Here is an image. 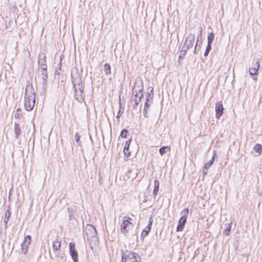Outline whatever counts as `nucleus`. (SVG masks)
<instances>
[{
	"label": "nucleus",
	"instance_id": "603ef678",
	"mask_svg": "<svg viewBox=\"0 0 262 262\" xmlns=\"http://www.w3.org/2000/svg\"><path fill=\"white\" fill-rule=\"evenodd\" d=\"M72 215V213H70L69 216L71 217Z\"/></svg>",
	"mask_w": 262,
	"mask_h": 262
},
{
	"label": "nucleus",
	"instance_id": "412c9836",
	"mask_svg": "<svg viewBox=\"0 0 262 262\" xmlns=\"http://www.w3.org/2000/svg\"><path fill=\"white\" fill-rule=\"evenodd\" d=\"M150 106V103H148V100H146L143 110V116L145 118H147L148 117L147 115V109Z\"/></svg>",
	"mask_w": 262,
	"mask_h": 262
},
{
	"label": "nucleus",
	"instance_id": "a19ab883",
	"mask_svg": "<svg viewBox=\"0 0 262 262\" xmlns=\"http://www.w3.org/2000/svg\"><path fill=\"white\" fill-rule=\"evenodd\" d=\"M134 104L133 105V109H136L137 107L138 106V105H139V103H140V100H134Z\"/></svg>",
	"mask_w": 262,
	"mask_h": 262
},
{
	"label": "nucleus",
	"instance_id": "ddd939ff",
	"mask_svg": "<svg viewBox=\"0 0 262 262\" xmlns=\"http://www.w3.org/2000/svg\"><path fill=\"white\" fill-rule=\"evenodd\" d=\"M132 141V138L127 140L125 142V144L123 148V152L124 154V156L126 157V158H128L130 155V152L129 150V148Z\"/></svg>",
	"mask_w": 262,
	"mask_h": 262
},
{
	"label": "nucleus",
	"instance_id": "8fccbe9b",
	"mask_svg": "<svg viewBox=\"0 0 262 262\" xmlns=\"http://www.w3.org/2000/svg\"><path fill=\"white\" fill-rule=\"evenodd\" d=\"M55 74H56V75H60V72H59L58 70H57L55 71Z\"/></svg>",
	"mask_w": 262,
	"mask_h": 262
},
{
	"label": "nucleus",
	"instance_id": "79ce46f5",
	"mask_svg": "<svg viewBox=\"0 0 262 262\" xmlns=\"http://www.w3.org/2000/svg\"><path fill=\"white\" fill-rule=\"evenodd\" d=\"M42 90L45 92L47 90V81H42Z\"/></svg>",
	"mask_w": 262,
	"mask_h": 262
},
{
	"label": "nucleus",
	"instance_id": "3c124183",
	"mask_svg": "<svg viewBox=\"0 0 262 262\" xmlns=\"http://www.w3.org/2000/svg\"><path fill=\"white\" fill-rule=\"evenodd\" d=\"M59 66H60V67L59 68V71H60V70H61V63L60 62Z\"/></svg>",
	"mask_w": 262,
	"mask_h": 262
},
{
	"label": "nucleus",
	"instance_id": "f3484780",
	"mask_svg": "<svg viewBox=\"0 0 262 262\" xmlns=\"http://www.w3.org/2000/svg\"><path fill=\"white\" fill-rule=\"evenodd\" d=\"M14 132L15 138L18 139L20 134V127L19 124L18 123H15L14 124Z\"/></svg>",
	"mask_w": 262,
	"mask_h": 262
},
{
	"label": "nucleus",
	"instance_id": "1a4fd4ad",
	"mask_svg": "<svg viewBox=\"0 0 262 262\" xmlns=\"http://www.w3.org/2000/svg\"><path fill=\"white\" fill-rule=\"evenodd\" d=\"M38 65L39 69L43 68H47V65L46 64V56L43 53H40L38 57Z\"/></svg>",
	"mask_w": 262,
	"mask_h": 262
},
{
	"label": "nucleus",
	"instance_id": "6ab92c4d",
	"mask_svg": "<svg viewBox=\"0 0 262 262\" xmlns=\"http://www.w3.org/2000/svg\"><path fill=\"white\" fill-rule=\"evenodd\" d=\"M216 157H217V155H216L215 151H214L213 156H212V158L211 159V160H210L209 161H208L204 165V167H205V169H206V168H208L209 169V168L213 164L214 159Z\"/></svg>",
	"mask_w": 262,
	"mask_h": 262
},
{
	"label": "nucleus",
	"instance_id": "f8f14e48",
	"mask_svg": "<svg viewBox=\"0 0 262 262\" xmlns=\"http://www.w3.org/2000/svg\"><path fill=\"white\" fill-rule=\"evenodd\" d=\"M216 118L219 119L223 114L224 107L221 102H217L215 104Z\"/></svg>",
	"mask_w": 262,
	"mask_h": 262
},
{
	"label": "nucleus",
	"instance_id": "4468645a",
	"mask_svg": "<svg viewBox=\"0 0 262 262\" xmlns=\"http://www.w3.org/2000/svg\"><path fill=\"white\" fill-rule=\"evenodd\" d=\"M127 257L130 259L133 260L132 262H140L141 260V257L138 253L135 252H130L127 255Z\"/></svg>",
	"mask_w": 262,
	"mask_h": 262
},
{
	"label": "nucleus",
	"instance_id": "c9c22d12",
	"mask_svg": "<svg viewBox=\"0 0 262 262\" xmlns=\"http://www.w3.org/2000/svg\"><path fill=\"white\" fill-rule=\"evenodd\" d=\"M255 63H253V66L251 68H255L257 70H258L259 68V59H254Z\"/></svg>",
	"mask_w": 262,
	"mask_h": 262
},
{
	"label": "nucleus",
	"instance_id": "ea45409f",
	"mask_svg": "<svg viewBox=\"0 0 262 262\" xmlns=\"http://www.w3.org/2000/svg\"><path fill=\"white\" fill-rule=\"evenodd\" d=\"M21 111V109L18 108L16 110V112L14 115V117L15 118H19L20 117H22V115L20 114V112Z\"/></svg>",
	"mask_w": 262,
	"mask_h": 262
},
{
	"label": "nucleus",
	"instance_id": "2eb2a0df",
	"mask_svg": "<svg viewBox=\"0 0 262 262\" xmlns=\"http://www.w3.org/2000/svg\"><path fill=\"white\" fill-rule=\"evenodd\" d=\"M202 27L201 26H200L198 28V35L196 37V41L195 43V46H198V47H200L202 44Z\"/></svg>",
	"mask_w": 262,
	"mask_h": 262
},
{
	"label": "nucleus",
	"instance_id": "72a5a7b5",
	"mask_svg": "<svg viewBox=\"0 0 262 262\" xmlns=\"http://www.w3.org/2000/svg\"><path fill=\"white\" fill-rule=\"evenodd\" d=\"M211 49H212V45L207 44V47L206 48L204 54V55L205 57H207Z\"/></svg>",
	"mask_w": 262,
	"mask_h": 262
},
{
	"label": "nucleus",
	"instance_id": "9d476101",
	"mask_svg": "<svg viewBox=\"0 0 262 262\" xmlns=\"http://www.w3.org/2000/svg\"><path fill=\"white\" fill-rule=\"evenodd\" d=\"M152 217H150L149 219V221H148V224L147 225V226L143 230L142 233H141V237L142 238V241L144 240V238L147 236L151 230V226H152Z\"/></svg>",
	"mask_w": 262,
	"mask_h": 262
},
{
	"label": "nucleus",
	"instance_id": "0eeeda50",
	"mask_svg": "<svg viewBox=\"0 0 262 262\" xmlns=\"http://www.w3.org/2000/svg\"><path fill=\"white\" fill-rule=\"evenodd\" d=\"M75 99L80 103H82L84 101V97L83 94L84 93V87H81V88H75L74 89Z\"/></svg>",
	"mask_w": 262,
	"mask_h": 262
},
{
	"label": "nucleus",
	"instance_id": "393cba45",
	"mask_svg": "<svg viewBox=\"0 0 262 262\" xmlns=\"http://www.w3.org/2000/svg\"><path fill=\"white\" fill-rule=\"evenodd\" d=\"M215 35L213 32L209 33L207 36V44L212 45L214 39Z\"/></svg>",
	"mask_w": 262,
	"mask_h": 262
},
{
	"label": "nucleus",
	"instance_id": "a878e982",
	"mask_svg": "<svg viewBox=\"0 0 262 262\" xmlns=\"http://www.w3.org/2000/svg\"><path fill=\"white\" fill-rule=\"evenodd\" d=\"M52 247H53V249L54 251H59L61 247L60 242H58V241L53 242Z\"/></svg>",
	"mask_w": 262,
	"mask_h": 262
},
{
	"label": "nucleus",
	"instance_id": "c03bdc74",
	"mask_svg": "<svg viewBox=\"0 0 262 262\" xmlns=\"http://www.w3.org/2000/svg\"><path fill=\"white\" fill-rule=\"evenodd\" d=\"M198 47V46H195L194 47V51H193V53L194 54H197L200 50V47L197 48Z\"/></svg>",
	"mask_w": 262,
	"mask_h": 262
},
{
	"label": "nucleus",
	"instance_id": "f03ea898",
	"mask_svg": "<svg viewBox=\"0 0 262 262\" xmlns=\"http://www.w3.org/2000/svg\"><path fill=\"white\" fill-rule=\"evenodd\" d=\"M87 239L90 242L91 248L92 249V243H94V245H98L99 244L98 237L97 236V233L96 228L91 224H88L85 230Z\"/></svg>",
	"mask_w": 262,
	"mask_h": 262
},
{
	"label": "nucleus",
	"instance_id": "9b49d317",
	"mask_svg": "<svg viewBox=\"0 0 262 262\" xmlns=\"http://www.w3.org/2000/svg\"><path fill=\"white\" fill-rule=\"evenodd\" d=\"M35 101H33V99H29L26 96H25V108L27 111H31L33 110Z\"/></svg>",
	"mask_w": 262,
	"mask_h": 262
},
{
	"label": "nucleus",
	"instance_id": "aec40b11",
	"mask_svg": "<svg viewBox=\"0 0 262 262\" xmlns=\"http://www.w3.org/2000/svg\"><path fill=\"white\" fill-rule=\"evenodd\" d=\"M41 78L42 81H47L48 79V74L47 72V68H43L41 69Z\"/></svg>",
	"mask_w": 262,
	"mask_h": 262
},
{
	"label": "nucleus",
	"instance_id": "4c0bfd02",
	"mask_svg": "<svg viewBox=\"0 0 262 262\" xmlns=\"http://www.w3.org/2000/svg\"><path fill=\"white\" fill-rule=\"evenodd\" d=\"M75 138L78 145H81V142L80 141V135L78 133H76L75 135Z\"/></svg>",
	"mask_w": 262,
	"mask_h": 262
},
{
	"label": "nucleus",
	"instance_id": "c756f323",
	"mask_svg": "<svg viewBox=\"0 0 262 262\" xmlns=\"http://www.w3.org/2000/svg\"><path fill=\"white\" fill-rule=\"evenodd\" d=\"M232 226V223H229L226 229L224 230L223 234L226 236H228L230 234L231 229Z\"/></svg>",
	"mask_w": 262,
	"mask_h": 262
},
{
	"label": "nucleus",
	"instance_id": "2f4dec72",
	"mask_svg": "<svg viewBox=\"0 0 262 262\" xmlns=\"http://www.w3.org/2000/svg\"><path fill=\"white\" fill-rule=\"evenodd\" d=\"M129 134L128 131L126 129H123L120 133V137L122 138H127Z\"/></svg>",
	"mask_w": 262,
	"mask_h": 262
},
{
	"label": "nucleus",
	"instance_id": "f257e3e1",
	"mask_svg": "<svg viewBox=\"0 0 262 262\" xmlns=\"http://www.w3.org/2000/svg\"><path fill=\"white\" fill-rule=\"evenodd\" d=\"M143 81L141 79H136L135 82V85L133 88V94L132 97V100L134 101V100L141 101L143 97Z\"/></svg>",
	"mask_w": 262,
	"mask_h": 262
},
{
	"label": "nucleus",
	"instance_id": "c85d7f7f",
	"mask_svg": "<svg viewBox=\"0 0 262 262\" xmlns=\"http://www.w3.org/2000/svg\"><path fill=\"white\" fill-rule=\"evenodd\" d=\"M104 72L106 75H110L111 74V68L109 63H105L104 65Z\"/></svg>",
	"mask_w": 262,
	"mask_h": 262
},
{
	"label": "nucleus",
	"instance_id": "5701e85b",
	"mask_svg": "<svg viewBox=\"0 0 262 262\" xmlns=\"http://www.w3.org/2000/svg\"><path fill=\"white\" fill-rule=\"evenodd\" d=\"M154 184H155V186H154V188L153 190V194L155 196H156L159 191V181L157 180V179L155 180H154Z\"/></svg>",
	"mask_w": 262,
	"mask_h": 262
},
{
	"label": "nucleus",
	"instance_id": "39448f33",
	"mask_svg": "<svg viewBox=\"0 0 262 262\" xmlns=\"http://www.w3.org/2000/svg\"><path fill=\"white\" fill-rule=\"evenodd\" d=\"M25 96H26L28 99H33V101H35V94L34 90L32 83L29 82L27 84Z\"/></svg>",
	"mask_w": 262,
	"mask_h": 262
},
{
	"label": "nucleus",
	"instance_id": "4be33fe9",
	"mask_svg": "<svg viewBox=\"0 0 262 262\" xmlns=\"http://www.w3.org/2000/svg\"><path fill=\"white\" fill-rule=\"evenodd\" d=\"M10 216V212L8 209H7L5 212V216L4 219V222L5 223V227L7 228L8 222L9 220V218Z\"/></svg>",
	"mask_w": 262,
	"mask_h": 262
},
{
	"label": "nucleus",
	"instance_id": "58836bf2",
	"mask_svg": "<svg viewBox=\"0 0 262 262\" xmlns=\"http://www.w3.org/2000/svg\"><path fill=\"white\" fill-rule=\"evenodd\" d=\"M130 218L129 217L125 216L123 223H127L129 225L133 226V224L129 221Z\"/></svg>",
	"mask_w": 262,
	"mask_h": 262
},
{
	"label": "nucleus",
	"instance_id": "de8ad7c7",
	"mask_svg": "<svg viewBox=\"0 0 262 262\" xmlns=\"http://www.w3.org/2000/svg\"><path fill=\"white\" fill-rule=\"evenodd\" d=\"M119 109L120 110H121L122 109V104L121 102V96L119 95Z\"/></svg>",
	"mask_w": 262,
	"mask_h": 262
},
{
	"label": "nucleus",
	"instance_id": "b1692460",
	"mask_svg": "<svg viewBox=\"0 0 262 262\" xmlns=\"http://www.w3.org/2000/svg\"><path fill=\"white\" fill-rule=\"evenodd\" d=\"M130 225L127 224V223H122L121 225V231L123 233L125 236L126 235V233L128 232V230L127 228H129Z\"/></svg>",
	"mask_w": 262,
	"mask_h": 262
},
{
	"label": "nucleus",
	"instance_id": "a18cd8bd",
	"mask_svg": "<svg viewBox=\"0 0 262 262\" xmlns=\"http://www.w3.org/2000/svg\"><path fill=\"white\" fill-rule=\"evenodd\" d=\"M208 170V168L205 169V167H204V169H203V174L204 177L207 174Z\"/></svg>",
	"mask_w": 262,
	"mask_h": 262
},
{
	"label": "nucleus",
	"instance_id": "bb28decb",
	"mask_svg": "<svg viewBox=\"0 0 262 262\" xmlns=\"http://www.w3.org/2000/svg\"><path fill=\"white\" fill-rule=\"evenodd\" d=\"M57 260L58 261H65L66 260V254L64 252H59L56 255Z\"/></svg>",
	"mask_w": 262,
	"mask_h": 262
},
{
	"label": "nucleus",
	"instance_id": "f704fd0d",
	"mask_svg": "<svg viewBox=\"0 0 262 262\" xmlns=\"http://www.w3.org/2000/svg\"><path fill=\"white\" fill-rule=\"evenodd\" d=\"M31 237L30 235H27V236H26L25 237V239H24V242H23V243H25L28 245H29L30 243H31Z\"/></svg>",
	"mask_w": 262,
	"mask_h": 262
},
{
	"label": "nucleus",
	"instance_id": "dca6fc26",
	"mask_svg": "<svg viewBox=\"0 0 262 262\" xmlns=\"http://www.w3.org/2000/svg\"><path fill=\"white\" fill-rule=\"evenodd\" d=\"M147 91H148L146 94V100H148V103H150V99L151 100V103L152 102V99L154 96V92H153V88L152 87H149L147 88Z\"/></svg>",
	"mask_w": 262,
	"mask_h": 262
},
{
	"label": "nucleus",
	"instance_id": "864d4df0",
	"mask_svg": "<svg viewBox=\"0 0 262 262\" xmlns=\"http://www.w3.org/2000/svg\"><path fill=\"white\" fill-rule=\"evenodd\" d=\"M68 209L69 212L70 213V208L68 207Z\"/></svg>",
	"mask_w": 262,
	"mask_h": 262
},
{
	"label": "nucleus",
	"instance_id": "423d86ee",
	"mask_svg": "<svg viewBox=\"0 0 262 262\" xmlns=\"http://www.w3.org/2000/svg\"><path fill=\"white\" fill-rule=\"evenodd\" d=\"M69 252L74 262L78 261V254L76 249L75 244L71 242L69 244Z\"/></svg>",
	"mask_w": 262,
	"mask_h": 262
},
{
	"label": "nucleus",
	"instance_id": "7ed1b4c3",
	"mask_svg": "<svg viewBox=\"0 0 262 262\" xmlns=\"http://www.w3.org/2000/svg\"><path fill=\"white\" fill-rule=\"evenodd\" d=\"M71 78L72 79V84L74 89L75 88H81L84 87L82 84V79L81 75L79 73L78 70L76 68V73H71Z\"/></svg>",
	"mask_w": 262,
	"mask_h": 262
},
{
	"label": "nucleus",
	"instance_id": "6e6552de",
	"mask_svg": "<svg viewBox=\"0 0 262 262\" xmlns=\"http://www.w3.org/2000/svg\"><path fill=\"white\" fill-rule=\"evenodd\" d=\"M194 39V34L191 33L188 35L185 41L183 48H187V49H189L192 48L193 45Z\"/></svg>",
	"mask_w": 262,
	"mask_h": 262
},
{
	"label": "nucleus",
	"instance_id": "20e7f679",
	"mask_svg": "<svg viewBox=\"0 0 262 262\" xmlns=\"http://www.w3.org/2000/svg\"><path fill=\"white\" fill-rule=\"evenodd\" d=\"M189 213V209L188 208H185L181 212L182 216L180 217L178 222V225L177 227V231L180 232L183 230L186 223L187 216Z\"/></svg>",
	"mask_w": 262,
	"mask_h": 262
},
{
	"label": "nucleus",
	"instance_id": "a211bd4d",
	"mask_svg": "<svg viewBox=\"0 0 262 262\" xmlns=\"http://www.w3.org/2000/svg\"><path fill=\"white\" fill-rule=\"evenodd\" d=\"M249 71V74L251 76L252 78L254 80H257L256 76L257 75V74H258V70L255 69V68L250 67Z\"/></svg>",
	"mask_w": 262,
	"mask_h": 262
},
{
	"label": "nucleus",
	"instance_id": "7c9ffc66",
	"mask_svg": "<svg viewBox=\"0 0 262 262\" xmlns=\"http://www.w3.org/2000/svg\"><path fill=\"white\" fill-rule=\"evenodd\" d=\"M29 245L22 243L21 244V253L26 254L27 252L28 247Z\"/></svg>",
	"mask_w": 262,
	"mask_h": 262
},
{
	"label": "nucleus",
	"instance_id": "49530a36",
	"mask_svg": "<svg viewBox=\"0 0 262 262\" xmlns=\"http://www.w3.org/2000/svg\"><path fill=\"white\" fill-rule=\"evenodd\" d=\"M122 112H121V110L119 109L118 114L117 115L116 118L119 119L121 116L122 115Z\"/></svg>",
	"mask_w": 262,
	"mask_h": 262
},
{
	"label": "nucleus",
	"instance_id": "473e14b6",
	"mask_svg": "<svg viewBox=\"0 0 262 262\" xmlns=\"http://www.w3.org/2000/svg\"><path fill=\"white\" fill-rule=\"evenodd\" d=\"M254 149L256 152L260 154L262 151V146L260 144H257L254 147Z\"/></svg>",
	"mask_w": 262,
	"mask_h": 262
},
{
	"label": "nucleus",
	"instance_id": "e433bc0d",
	"mask_svg": "<svg viewBox=\"0 0 262 262\" xmlns=\"http://www.w3.org/2000/svg\"><path fill=\"white\" fill-rule=\"evenodd\" d=\"M121 262H126V257H127V255H126L125 254V252L121 250Z\"/></svg>",
	"mask_w": 262,
	"mask_h": 262
},
{
	"label": "nucleus",
	"instance_id": "09e8293b",
	"mask_svg": "<svg viewBox=\"0 0 262 262\" xmlns=\"http://www.w3.org/2000/svg\"><path fill=\"white\" fill-rule=\"evenodd\" d=\"M184 56H183L182 55H180L179 56V58H178V62H180L181 60H182L184 59Z\"/></svg>",
	"mask_w": 262,
	"mask_h": 262
},
{
	"label": "nucleus",
	"instance_id": "cd10ccee",
	"mask_svg": "<svg viewBox=\"0 0 262 262\" xmlns=\"http://www.w3.org/2000/svg\"><path fill=\"white\" fill-rule=\"evenodd\" d=\"M170 147L168 146H163L160 148L159 152L161 156H163L164 154H166L167 152V150L170 151Z\"/></svg>",
	"mask_w": 262,
	"mask_h": 262
},
{
	"label": "nucleus",
	"instance_id": "37998d69",
	"mask_svg": "<svg viewBox=\"0 0 262 262\" xmlns=\"http://www.w3.org/2000/svg\"><path fill=\"white\" fill-rule=\"evenodd\" d=\"M188 49H187V48L182 49V50L181 51V54L183 56H185L187 53V51Z\"/></svg>",
	"mask_w": 262,
	"mask_h": 262
}]
</instances>
